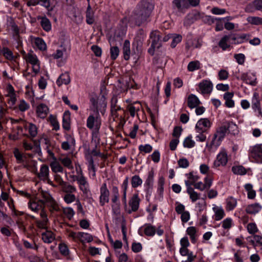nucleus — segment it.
<instances>
[{
	"label": "nucleus",
	"mask_w": 262,
	"mask_h": 262,
	"mask_svg": "<svg viewBox=\"0 0 262 262\" xmlns=\"http://www.w3.org/2000/svg\"><path fill=\"white\" fill-rule=\"evenodd\" d=\"M247 21L255 25H262V18L257 16H249L247 19Z\"/></svg>",
	"instance_id": "nucleus-50"
},
{
	"label": "nucleus",
	"mask_w": 262,
	"mask_h": 262,
	"mask_svg": "<svg viewBox=\"0 0 262 262\" xmlns=\"http://www.w3.org/2000/svg\"><path fill=\"white\" fill-rule=\"evenodd\" d=\"M3 56L8 60H12L14 59V56L12 52L7 48H4L2 51Z\"/></svg>",
	"instance_id": "nucleus-51"
},
{
	"label": "nucleus",
	"mask_w": 262,
	"mask_h": 262,
	"mask_svg": "<svg viewBox=\"0 0 262 262\" xmlns=\"http://www.w3.org/2000/svg\"><path fill=\"white\" fill-rule=\"evenodd\" d=\"M49 120L53 127V129L55 130H58L59 129V123L55 116L52 115H50Z\"/></svg>",
	"instance_id": "nucleus-59"
},
{
	"label": "nucleus",
	"mask_w": 262,
	"mask_h": 262,
	"mask_svg": "<svg viewBox=\"0 0 262 262\" xmlns=\"http://www.w3.org/2000/svg\"><path fill=\"white\" fill-rule=\"evenodd\" d=\"M211 123L207 118H201L196 123L195 129L196 133H206L211 127Z\"/></svg>",
	"instance_id": "nucleus-8"
},
{
	"label": "nucleus",
	"mask_w": 262,
	"mask_h": 262,
	"mask_svg": "<svg viewBox=\"0 0 262 262\" xmlns=\"http://www.w3.org/2000/svg\"><path fill=\"white\" fill-rule=\"evenodd\" d=\"M59 161L65 167L68 168L69 169H73L74 167L72 165V161L69 158L64 157L60 158Z\"/></svg>",
	"instance_id": "nucleus-55"
},
{
	"label": "nucleus",
	"mask_w": 262,
	"mask_h": 262,
	"mask_svg": "<svg viewBox=\"0 0 262 262\" xmlns=\"http://www.w3.org/2000/svg\"><path fill=\"white\" fill-rule=\"evenodd\" d=\"M123 54L124 58L126 60H128L130 58V42L128 40H125L123 46Z\"/></svg>",
	"instance_id": "nucleus-36"
},
{
	"label": "nucleus",
	"mask_w": 262,
	"mask_h": 262,
	"mask_svg": "<svg viewBox=\"0 0 262 262\" xmlns=\"http://www.w3.org/2000/svg\"><path fill=\"white\" fill-rule=\"evenodd\" d=\"M188 17L189 19H190L192 22L199 20L203 17L204 14L201 13L200 12L195 11L192 12L191 14L188 15Z\"/></svg>",
	"instance_id": "nucleus-47"
},
{
	"label": "nucleus",
	"mask_w": 262,
	"mask_h": 262,
	"mask_svg": "<svg viewBox=\"0 0 262 262\" xmlns=\"http://www.w3.org/2000/svg\"><path fill=\"white\" fill-rule=\"evenodd\" d=\"M139 150L141 152H144L145 154L150 152L152 150V147L149 144L145 145H140L139 146Z\"/></svg>",
	"instance_id": "nucleus-58"
},
{
	"label": "nucleus",
	"mask_w": 262,
	"mask_h": 262,
	"mask_svg": "<svg viewBox=\"0 0 262 262\" xmlns=\"http://www.w3.org/2000/svg\"><path fill=\"white\" fill-rule=\"evenodd\" d=\"M86 22L89 25H92L95 21L94 12H86Z\"/></svg>",
	"instance_id": "nucleus-64"
},
{
	"label": "nucleus",
	"mask_w": 262,
	"mask_h": 262,
	"mask_svg": "<svg viewBox=\"0 0 262 262\" xmlns=\"http://www.w3.org/2000/svg\"><path fill=\"white\" fill-rule=\"evenodd\" d=\"M37 19L40 20V24L44 31L49 32L51 30V23L46 16H38Z\"/></svg>",
	"instance_id": "nucleus-21"
},
{
	"label": "nucleus",
	"mask_w": 262,
	"mask_h": 262,
	"mask_svg": "<svg viewBox=\"0 0 262 262\" xmlns=\"http://www.w3.org/2000/svg\"><path fill=\"white\" fill-rule=\"evenodd\" d=\"M242 79L247 84L255 85L256 78L252 73L244 74L242 77Z\"/></svg>",
	"instance_id": "nucleus-31"
},
{
	"label": "nucleus",
	"mask_w": 262,
	"mask_h": 262,
	"mask_svg": "<svg viewBox=\"0 0 262 262\" xmlns=\"http://www.w3.org/2000/svg\"><path fill=\"white\" fill-rule=\"evenodd\" d=\"M154 8L151 0H142L137 7L136 24L140 26L147 21Z\"/></svg>",
	"instance_id": "nucleus-1"
},
{
	"label": "nucleus",
	"mask_w": 262,
	"mask_h": 262,
	"mask_svg": "<svg viewBox=\"0 0 262 262\" xmlns=\"http://www.w3.org/2000/svg\"><path fill=\"white\" fill-rule=\"evenodd\" d=\"M13 154L18 164H21L23 167L33 172H37L36 161L28 159L27 155L22 154L17 148L14 150Z\"/></svg>",
	"instance_id": "nucleus-3"
},
{
	"label": "nucleus",
	"mask_w": 262,
	"mask_h": 262,
	"mask_svg": "<svg viewBox=\"0 0 262 262\" xmlns=\"http://www.w3.org/2000/svg\"><path fill=\"white\" fill-rule=\"evenodd\" d=\"M140 201L138 194L137 193L134 194L129 201L128 204L130 208H127V207L125 208L126 212L130 214L133 212L137 211L139 208Z\"/></svg>",
	"instance_id": "nucleus-12"
},
{
	"label": "nucleus",
	"mask_w": 262,
	"mask_h": 262,
	"mask_svg": "<svg viewBox=\"0 0 262 262\" xmlns=\"http://www.w3.org/2000/svg\"><path fill=\"white\" fill-rule=\"evenodd\" d=\"M28 207L32 211L35 212H37L39 209H41L40 212L41 220H36V225L39 228L46 229L49 221L45 206L39 205L37 202L30 200L28 203Z\"/></svg>",
	"instance_id": "nucleus-2"
},
{
	"label": "nucleus",
	"mask_w": 262,
	"mask_h": 262,
	"mask_svg": "<svg viewBox=\"0 0 262 262\" xmlns=\"http://www.w3.org/2000/svg\"><path fill=\"white\" fill-rule=\"evenodd\" d=\"M70 81V75L68 73L66 72L60 75L56 81V84L60 86L62 84H68Z\"/></svg>",
	"instance_id": "nucleus-30"
},
{
	"label": "nucleus",
	"mask_w": 262,
	"mask_h": 262,
	"mask_svg": "<svg viewBox=\"0 0 262 262\" xmlns=\"http://www.w3.org/2000/svg\"><path fill=\"white\" fill-rule=\"evenodd\" d=\"M199 98L194 94H190L187 100V104L189 107L193 108L196 107L200 104Z\"/></svg>",
	"instance_id": "nucleus-27"
},
{
	"label": "nucleus",
	"mask_w": 262,
	"mask_h": 262,
	"mask_svg": "<svg viewBox=\"0 0 262 262\" xmlns=\"http://www.w3.org/2000/svg\"><path fill=\"white\" fill-rule=\"evenodd\" d=\"M201 68V63L198 60L190 61L187 66V70L189 72H193Z\"/></svg>",
	"instance_id": "nucleus-41"
},
{
	"label": "nucleus",
	"mask_w": 262,
	"mask_h": 262,
	"mask_svg": "<svg viewBox=\"0 0 262 262\" xmlns=\"http://www.w3.org/2000/svg\"><path fill=\"white\" fill-rule=\"evenodd\" d=\"M254 9L262 11V0H255L249 4L246 8L248 12H253Z\"/></svg>",
	"instance_id": "nucleus-22"
},
{
	"label": "nucleus",
	"mask_w": 262,
	"mask_h": 262,
	"mask_svg": "<svg viewBox=\"0 0 262 262\" xmlns=\"http://www.w3.org/2000/svg\"><path fill=\"white\" fill-rule=\"evenodd\" d=\"M143 227H144V232L146 235L152 236L155 234L156 229L155 226L149 224H145Z\"/></svg>",
	"instance_id": "nucleus-34"
},
{
	"label": "nucleus",
	"mask_w": 262,
	"mask_h": 262,
	"mask_svg": "<svg viewBox=\"0 0 262 262\" xmlns=\"http://www.w3.org/2000/svg\"><path fill=\"white\" fill-rule=\"evenodd\" d=\"M93 240V236L90 234L83 232H78V241L82 244L91 242Z\"/></svg>",
	"instance_id": "nucleus-28"
},
{
	"label": "nucleus",
	"mask_w": 262,
	"mask_h": 262,
	"mask_svg": "<svg viewBox=\"0 0 262 262\" xmlns=\"http://www.w3.org/2000/svg\"><path fill=\"white\" fill-rule=\"evenodd\" d=\"M122 109L118 104V98L116 96H113L111 100V112L114 120L119 116L118 112Z\"/></svg>",
	"instance_id": "nucleus-15"
},
{
	"label": "nucleus",
	"mask_w": 262,
	"mask_h": 262,
	"mask_svg": "<svg viewBox=\"0 0 262 262\" xmlns=\"http://www.w3.org/2000/svg\"><path fill=\"white\" fill-rule=\"evenodd\" d=\"M80 176L76 177V181L78 185L79 189L83 192V194L88 195L90 193L89 184L83 174L82 171L79 167Z\"/></svg>",
	"instance_id": "nucleus-7"
},
{
	"label": "nucleus",
	"mask_w": 262,
	"mask_h": 262,
	"mask_svg": "<svg viewBox=\"0 0 262 262\" xmlns=\"http://www.w3.org/2000/svg\"><path fill=\"white\" fill-rule=\"evenodd\" d=\"M59 250L60 253L64 256H67L69 254V250L66 244L61 243L59 245Z\"/></svg>",
	"instance_id": "nucleus-62"
},
{
	"label": "nucleus",
	"mask_w": 262,
	"mask_h": 262,
	"mask_svg": "<svg viewBox=\"0 0 262 262\" xmlns=\"http://www.w3.org/2000/svg\"><path fill=\"white\" fill-rule=\"evenodd\" d=\"M31 41L40 50L45 51L47 49V46L44 40L40 37H32Z\"/></svg>",
	"instance_id": "nucleus-26"
},
{
	"label": "nucleus",
	"mask_w": 262,
	"mask_h": 262,
	"mask_svg": "<svg viewBox=\"0 0 262 262\" xmlns=\"http://www.w3.org/2000/svg\"><path fill=\"white\" fill-rule=\"evenodd\" d=\"M141 105L138 102H136L134 104H130L128 106V110L132 117H134L135 116L136 112L140 110Z\"/></svg>",
	"instance_id": "nucleus-39"
},
{
	"label": "nucleus",
	"mask_w": 262,
	"mask_h": 262,
	"mask_svg": "<svg viewBox=\"0 0 262 262\" xmlns=\"http://www.w3.org/2000/svg\"><path fill=\"white\" fill-rule=\"evenodd\" d=\"M225 125H226L227 130L229 131V133L235 134L237 132V125L232 122H226L224 124Z\"/></svg>",
	"instance_id": "nucleus-45"
},
{
	"label": "nucleus",
	"mask_w": 262,
	"mask_h": 262,
	"mask_svg": "<svg viewBox=\"0 0 262 262\" xmlns=\"http://www.w3.org/2000/svg\"><path fill=\"white\" fill-rule=\"evenodd\" d=\"M41 199L38 202L41 203L43 206L48 208L51 214L54 212L60 211V207L57 202L53 198L51 195L47 191H41L40 193Z\"/></svg>",
	"instance_id": "nucleus-4"
},
{
	"label": "nucleus",
	"mask_w": 262,
	"mask_h": 262,
	"mask_svg": "<svg viewBox=\"0 0 262 262\" xmlns=\"http://www.w3.org/2000/svg\"><path fill=\"white\" fill-rule=\"evenodd\" d=\"M26 61L33 66V70L35 73L39 71V61L37 56L33 52L28 53L26 56Z\"/></svg>",
	"instance_id": "nucleus-10"
},
{
	"label": "nucleus",
	"mask_w": 262,
	"mask_h": 262,
	"mask_svg": "<svg viewBox=\"0 0 262 262\" xmlns=\"http://www.w3.org/2000/svg\"><path fill=\"white\" fill-rule=\"evenodd\" d=\"M7 103L4 101V97L0 94V118L2 119L8 113L7 108H5L7 106Z\"/></svg>",
	"instance_id": "nucleus-40"
},
{
	"label": "nucleus",
	"mask_w": 262,
	"mask_h": 262,
	"mask_svg": "<svg viewBox=\"0 0 262 262\" xmlns=\"http://www.w3.org/2000/svg\"><path fill=\"white\" fill-rule=\"evenodd\" d=\"M63 213L69 219L71 220L74 216L75 212L71 207H66L63 208Z\"/></svg>",
	"instance_id": "nucleus-57"
},
{
	"label": "nucleus",
	"mask_w": 262,
	"mask_h": 262,
	"mask_svg": "<svg viewBox=\"0 0 262 262\" xmlns=\"http://www.w3.org/2000/svg\"><path fill=\"white\" fill-rule=\"evenodd\" d=\"M91 102L96 110V114L99 115L100 112L102 115H104L105 112V110L107 106V102L104 97H101L97 102L94 98L91 99Z\"/></svg>",
	"instance_id": "nucleus-9"
},
{
	"label": "nucleus",
	"mask_w": 262,
	"mask_h": 262,
	"mask_svg": "<svg viewBox=\"0 0 262 262\" xmlns=\"http://www.w3.org/2000/svg\"><path fill=\"white\" fill-rule=\"evenodd\" d=\"M187 45L189 48H199L202 46L201 42L200 40L197 38L188 39L187 41Z\"/></svg>",
	"instance_id": "nucleus-46"
},
{
	"label": "nucleus",
	"mask_w": 262,
	"mask_h": 262,
	"mask_svg": "<svg viewBox=\"0 0 262 262\" xmlns=\"http://www.w3.org/2000/svg\"><path fill=\"white\" fill-rule=\"evenodd\" d=\"M227 132V126L224 124L218 128L213 135L211 142L210 143L207 142L206 146L209 149L212 148L213 146H215V147H218L225 138Z\"/></svg>",
	"instance_id": "nucleus-5"
},
{
	"label": "nucleus",
	"mask_w": 262,
	"mask_h": 262,
	"mask_svg": "<svg viewBox=\"0 0 262 262\" xmlns=\"http://www.w3.org/2000/svg\"><path fill=\"white\" fill-rule=\"evenodd\" d=\"M248 232L251 234H254L258 231L256 225L254 223H250L247 226Z\"/></svg>",
	"instance_id": "nucleus-60"
},
{
	"label": "nucleus",
	"mask_w": 262,
	"mask_h": 262,
	"mask_svg": "<svg viewBox=\"0 0 262 262\" xmlns=\"http://www.w3.org/2000/svg\"><path fill=\"white\" fill-rule=\"evenodd\" d=\"M131 184L132 187L137 188L141 185L142 184V180L139 176L135 175L132 178Z\"/></svg>",
	"instance_id": "nucleus-49"
},
{
	"label": "nucleus",
	"mask_w": 262,
	"mask_h": 262,
	"mask_svg": "<svg viewBox=\"0 0 262 262\" xmlns=\"http://www.w3.org/2000/svg\"><path fill=\"white\" fill-rule=\"evenodd\" d=\"M229 43H231V41H230L229 36L225 35L219 41V46L223 51H225L230 47Z\"/></svg>",
	"instance_id": "nucleus-37"
},
{
	"label": "nucleus",
	"mask_w": 262,
	"mask_h": 262,
	"mask_svg": "<svg viewBox=\"0 0 262 262\" xmlns=\"http://www.w3.org/2000/svg\"><path fill=\"white\" fill-rule=\"evenodd\" d=\"M52 171L54 173L62 172L63 168L62 166L57 162L56 159L52 161L50 164Z\"/></svg>",
	"instance_id": "nucleus-38"
},
{
	"label": "nucleus",
	"mask_w": 262,
	"mask_h": 262,
	"mask_svg": "<svg viewBox=\"0 0 262 262\" xmlns=\"http://www.w3.org/2000/svg\"><path fill=\"white\" fill-rule=\"evenodd\" d=\"M41 237L43 241L48 244L51 243L55 239V235L50 230H46L41 233Z\"/></svg>",
	"instance_id": "nucleus-25"
},
{
	"label": "nucleus",
	"mask_w": 262,
	"mask_h": 262,
	"mask_svg": "<svg viewBox=\"0 0 262 262\" xmlns=\"http://www.w3.org/2000/svg\"><path fill=\"white\" fill-rule=\"evenodd\" d=\"M234 93L233 92H226L224 94L225 105L227 107L231 108L234 106V101L232 99Z\"/></svg>",
	"instance_id": "nucleus-29"
},
{
	"label": "nucleus",
	"mask_w": 262,
	"mask_h": 262,
	"mask_svg": "<svg viewBox=\"0 0 262 262\" xmlns=\"http://www.w3.org/2000/svg\"><path fill=\"white\" fill-rule=\"evenodd\" d=\"M18 107L20 111L24 112L29 108L30 105L24 99H21L18 105Z\"/></svg>",
	"instance_id": "nucleus-61"
},
{
	"label": "nucleus",
	"mask_w": 262,
	"mask_h": 262,
	"mask_svg": "<svg viewBox=\"0 0 262 262\" xmlns=\"http://www.w3.org/2000/svg\"><path fill=\"white\" fill-rule=\"evenodd\" d=\"M101 125V119L99 115L96 114L90 115L87 118L86 126L90 129L93 130L95 133H98Z\"/></svg>",
	"instance_id": "nucleus-6"
},
{
	"label": "nucleus",
	"mask_w": 262,
	"mask_h": 262,
	"mask_svg": "<svg viewBox=\"0 0 262 262\" xmlns=\"http://www.w3.org/2000/svg\"><path fill=\"white\" fill-rule=\"evenodd\" d=\"M187 192L189 195L190 199H191V202L193 203L196 201L200 198V194L195 191L194 189H189V191Z\"/></svg>",
	"instance_id": "nucleus-53"
},
{
	"label": "nucleus",
	"mask_w": 262,
	"mask_h": 262,
	"mask_svg": "<svg viewBox=\"0 0 262 262\" xmlns=\"http://www.w3.org/2000/svg\"><path fill=\"white\" fill-rule=\"evenodd\" d=\"M228 162L227 152L225 149H223L217 155L216 159L214 162L215 167L225 166Z\"/></svg>",
	"instance_id": "nucleus-14"
},
{
	"label": "nucleus",
	"mask_w": 262,
	"mask_h": 262,
	"mask_svg": "<svg viewBox=\"0 0 262 262\" xmlns=\"http://www.w3.org/2000/svg\"><path fill=\"white\" fill-rule=\"evenodd\" d=\"M63 199L64 201L67 204H71L73 202H74L76 200V196L72 193H66L63 196Z\"/></svg>",
	"instance_id": "nucleus-56"
},
{
	"label": "nucleus",
	"mask_w": 262,
	"mask_h": 262,
	"mask_svg": "<svg viewBox=\"0 0 262 262\" xmlns=\"http://www.w3.org/2000/svg\"><path fill=\"white\" fill-rule=\"evenodd\" d=\"M245 188L248 192V198L250 199H253L255 198L256 193L253 189V186L251 184H246L245 185Z\"/></svg>",
	"instance_id": "nucleus-48"
},
{
	"label": "nucleus",
	"mask_w": 262,
	"mask_h": 262,
	"mask_svg": "<svg viewBox=\"0 0 262 262\" xmlns=\"http://www.w3.org/2000/svg\"><path fill=\"white\" fill-rule=\"evenodd\" d=\"M199 92L202 94H210L212 91L213 84L209 80H203L199 83Z\"/></svg>",
	"instance_id": "nucleus-16"
},
{
	"label": "nucleus",
	"mask_w": 262,
	"mask_h": 262,
	"mask_svg": "<svg viewBox=\"0 0 262 262\" xmlns=\"http://www.w3.org/2000/svg\"><path fill=\"white\" fill-rule=\"evenodd\" d=\"M236 200L232 197L228 198L226 200V209L228 211L233 210L236 206Z\"/></svg>",
	"instance_id": "nucleus-42"
},
{
	"label": "nucleus",
	"mask_w": 262,
	"mask_h": 262,
	"mask_svg": "<svg viewBox=\"0 0 262 262\" xmlns=\"http://www.w3.org/2000/svg\"><path fill=\"white\" fill-rule=\"evenodd\" d=\"M37 177L41 180L48 179V177H49V168L48 165L43 164L41 166L39 172L37 173Z\"/></svg>",
	"instance_id": "nucleus-23"
},
{
	"label": "nucleus",
	"mask_w": 262,
	"mask_h": 262,
	"mask_svg": "<svg viewBox=\"0 0 262 262\" xmlns=\"http://www.w3.org/2000/svg\"><path fill=\"white\" fill-rule=\"evenodd\" d=\"M214 212V219L215 221L222 220L225 216V212L222 207L215 206L212 208Z\"/></svg>",
	"instance_id": "nucleus-32"
},
{
	"label": "nucleus",
	"mask_w": 262,
	"mask_h": 262,
	"mask_svg": "<svg viewBox=\"0 0 262 262\" xmlns=\"http://www.w3.org/2000/svg\"><path fill=\"white\" fill-rule=\"evenodd\" d=\"M232 171L234 174L239 175H244L247 173L246 169L242 165L233 166Z\"/></svg>",
	"instance_id": "nucleus-43"
},
{
	"label": "nucleus",
	"mask_w": 262,
	"mask_h": 262,
	"mask_svg": "<svg viewBox=\"0 0 262 262\" xmlns=\"http://www.w3.org/2000/svg\"><path fill=\"white\" fill-rule=\"evenodd\" d=\"M187 0H172V6L181 12L185 13L189 9Z\"/></svg>",
	"instance_id": "nucleus-20"
},
{
	"label": "nucleus",
	"mask_w": 262,
	"mask_h": 262,
	"mask_svg": "<svg viewBox=\"0 0 262 262\" xmlns=\"http://www.w3.org/2000/svg\"><path fill=\"white\" fill-rule=\"evenodd\" d=\"M69 119V113L65 112L64 113V117L63 118L62 127L67 130L70 129V124L68 120Z\"/></svg>",
	"instance_id": "nucleus-52"
},
{
	"label": "nucleus",
	"mask_w": 262,
	"mask_h": 262,
	"mask_svg": "<svg viewBox=\"0 0 262 262\" xmlns=\"http://www.w3.org/2000/svg\"><path fill=\"white\" fill-rule=\"evenodd\" d=\"M252 108L257 113L256 116L262 117V112L260 106L259 95L257 93H254L252 98Z\"/></svg>",
	"instance_id": "nucleus-17"
},
{
	"label": "nucleus",
	"mask_w": 262,
	"mask_h": 262,
	"mask_svg": "<svg viewBox=\"0 0 262 262\" xmlns=\"http://www.w3.org/2000/svg\"><path fill=\"white\" fill-rule=\"evenodd\" d=\"M162 34L159 31H152L150 34V39L151 40L152 46H157L159 48L162 46Z\"/></svg>",
	"instance_id": "nucleus-18"
},
{
	"label": "nucleus",
	"mask_w": 262,
	"mask_h": 262,
	"mask_svg": "<svg viewBox=\"0 0 262 262\" xmlns=\"http://www.w3.org/2000/svg\"><path fill=\"white\" fill-rule=\"evenodd\" d=\"M187 234L190 236L191 242L195 243L197 241L196 229L193 226L189 227L186 230Z\"/></svg>",
	"instance_id": "nucleus-35"
},
{
	"label": "nucleus",
	"mask_w": 262,
	"mask_h": 262,
	"mask_svg": "<svg viewBox=\"0 0 262 262\" xmlns=\"http://www.w3.org/2000/svg\"><path fill=\"white\" fill-rule=\"evenodd\" d=\"M7 93L5 95V97L8 98L7 103L9 105V107L10 108H14L13 106L16 101V94L13 87L11 84H9L7 86Z\"/></svg>",
	"instance_id": "nucleus-11"
},
{
	"label": "nucleus",
	"mask_w": 262,
	"mask_h": 262,
	"mask_svg": "<svg viewBox=\"0 0 262 262\" xmlns=\"http://www.w3.org/2000/svg\"><path fill=\"white\" fill-rule=\"evenodd\" d=\"M49 113V108L45 104H40L36 108V113L37 116L41 118H45Z\"/></svg>",
	"instance_id": "nucleus-24"
},
{
	"label": "nucleus",
	"mask_w": 262,
	"mask_h": 262,
	"mask_svg": "<svg viewBox=\"0 0 262 262\" xmlns=\"http://www.w3.org/2000/svg\"><path fill=\"white\" fill-rule=\"evenodd\" d=\"M62 190L66 193H72L76 191V188L73 185H71L66 182L61 186Z\"/></svg>",
	"instance_id": "nucleus-44"
},
{
	"label": "nucleus",
	"mask_w": 262,
	"mask_h": 262,
	"mask_svg": "<svg viewBox=\"0 0 262 262\" xmlns=\"http://www.w3.org/2000/svg\"><path fill=\"white\" fill-rule=\"evenodd\" d=\"M261 209V206L256 203L248 206L246 209V211L249 214H255L260 211Z\"/></svg>",
	"instance_id": "nucleus-33"
},
{
	"label": "nucleus",
	"mask_w": 262,
	"mask_h": 262,
	"mask_svg": "<svg viewBox=\"0 0 262 262\" xmlns=\"http://www.w3.org/2000/svg\"><path fill=\"white\" fill-rule=\"evenodd\" d=\"M111 57L112 59L115 60L119 55V48L116 47H112L110 49Z\"/></svg>",
	"instance_id": "nucleus-63"
},
{
	"label": "nucleus",
	"mask_w": 262,
	"mask_h": 262,
	"mask_svg": "<svg viewBox=\"0 0 262 262\" xmlns=\"http://www.w3.org/2000/svg\"><path fill=\"white\" fill-rule=\"evenodd\" d=\"M195 142L192 139L191 136H188L183 141V145L185 147L192 148L195 146Z\"/></svg>",
	"instance_id": "nucleus-54"
},
{
	"label": "nucleus",
	"mask_w": 262,
	"mask_h": 262,
	"mask_svg": "<svg viewBox=\"0 0 262 262\" xmlns=\"http://www.w3.org/2000/svg\"><path fill=\"white\" fill-rule=\"evenodd\" d=\"M250 156L257 162L262 160V147L260 145H256L250 149Z\"/></svg>",
	"instance_id": "nucleus-19"
},
{
	"label": "nucleus",
	"mask_w": 262,
	"mask_h": 262,
	"mask_svg": "<svg viewBox=\"0 0 262 262\" xmlns=\"http://www.w3.org/2000/svg\"><path fill=\"white\" fill-rule=\"evenodd\" d=\"M100 195L99 197V203L101 206H103L105 203L109 202L110 191L107 188L105 183L102 184L100 189Z\"/></svg>",
	"instance_id": "nucleus-13"
}]
</instances>
